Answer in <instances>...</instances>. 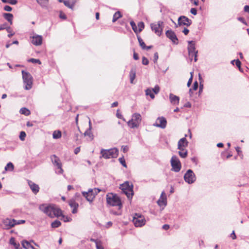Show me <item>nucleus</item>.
Listing matches in <instances>:
<instances>
[{
    "mask_svg": "<svg viewBox=\"0 0 249 249\" xmlns=\"http://www.w3.org/2000/svg\"><path fill=\"white\" fill-rule=\"evenodd\" d=\"M116 116L118 118L122 119L123 120V121H125V119L123 117V115L121 113H119L118 110H117Z\"/></svg>",
    "mask_w": 249,
    "mask_h": 249,
    "instance_id": "50",
    "label": "nucleus"
},
{
    "mask_svg": "<svg viewBox=\"0 0 249 249\" xmlns=\"http://www.w3.org/2000/svg\"><path fill=\"white\" fill-rule=\"evenodd\" d=\"M190 12L194 15L197 14V10L195 8H192L191 9Z\"/></svg>",
    "mask_w": 249,
    "mask_h": 249,
    "instance_id": "57",
    "label": "nucleus"
},
{
    "mask_svg": "<svg viewBox=\"0 0 249 249\" xmlns=\"http://www.w3.org/2000/svg\"><path fill=\"white\" fill-rule=\"evenodd\" d=\"M14 166L13 164L10 162L6 164V165L5 166L4 169L6 171H12L14 170Z\"/></svg>",
    "mask_w": 249,
    "mask_h": 249,
    "instance_id": "31",
    "label": "nucleus"
},
{
    "mask_svg": "<svg viewBox=\"0 0 249 249\" xmlns=\"http://www.w3.org/2000/svg\"><path fill=\"white\" fill-rule=\"evenodd\" d=\"M196 176L191 169H188L184 175L185 181L188 184H192L196 180Z\"/></svg>",
    "mask_w": 249,
    "mask_h": 249,
    "instance_id": "12",
    "label": "nucleus"
},
{
    "mask_svg": "<svg viewBox=\"0 0 249 249\" xmlns=\"http://www.w3.org/2000/svg\"><path fill=\"white\" fill-rule=\"evenodd\" d=\"M28 62H32L33 63H38V64H41V61L39 59H35V58H30L28 60Z\"/></svg>",
    "mask_w": 249,
    "mask_h": 249,
    "instance_id": "44",
    "label": "nucleus"
},
{
    "mask_svg": "<svg viewBox=\"0 0 249 249\" xmlns=\"http://www.w3.org/2000/svg\"><path fill=\"white\" fill-rule=\"evenodd\" d=\"M188 51L191 61H192L193 57H194V60L196 62L197 61V51L196 50L195 42L194 41H188Z\"/></svg>",
    "mask_w": 249,
    "mask_h": 249,
    "instance_id": "8",
    "label": "nucleus"
},
{
    "mask_svg": "<svg viewBox=\"0 0 249 249\" xmlns=\"http://www.w3.org/2000/svg\"><path fill=\"white\" fill-rule=\"evenodd\" d=\"M130 25H131L133 30L134 31V32L135 33L137 34L138 33V28H137V26L136 25V24L134 22V21H131L130 22Z\"/></svg>",
    "mask_w": 249,
    "mask_h": 249,
    "instance_id": "41",
    "label": "nucleus"
},
{
    "mask_svg": "<svg viewBox=\"0 0 249 249\" xmlns=\"http://www.w3.org/2000/svg\"><path fill=\"white\" fill-rule=\"evenodd\" d=\"M178 154L179 156L182 158H185L187 157L188 154V151L185 149L182 150H179L178 151Z\"/></svg>",
    "mask_w": 249,
    "mask_h": 249,
    "instance_id": "29",
    "label": "nucleus"
},
{
    "mask_svg": "<svg viewBox=\"0 0 249 249\" xmlns=\"http://www.w3.org/2000/svg\"><path fill=\"white\" fill-rule=\"evenodd\" d=\"M59 18L63 19H66L67 18V17L64 13H63L61 11L59 14Z\"/></svg>",
    "mask_w": 249,
    "mask_h": 249,
    "instance_id": "53",
    "label": "nucleus"
},
{
    "mask_svg": "<svg viewBox=\"0 0 249 249\" xmlns=\"http://www.w3.org/2000/svg\"><path fill=\"white\" fill-rule=\"evenodd\" d=\"M7 23H4L0 25V31L4 30V29H7Z\"/></svg>",
    "mask_w": 249,
    "mask_h": 249,
    "instance_id": "48",
    "label": "nucleus"
},
{
    "mask_svg": "<svg viewBox=\"0 0 249 249\" xmlns=\"http://www.w3.org/2000/svg\"><path fill=\"white\" fill-rule=\"evenodd\" d=\"M171 21L173 23H174L176 27H178V25L179 26L181 25H185L187 27H188L190 26L192 23V21L191 19H190L187 17L184 16H181L178 18V25L172 19Z\"/></svg>",
    "mask_w": 249,
    "mask_h": 249,
    "instance_id": "11",
    "label": "nucleus"
},
{
    "mask_svg": "<svg viewBox=\"0 0 249 249\" xmlns=\"http://www.w3.org/2000/svg\"><path fill=\"white\" fill-rule=\"evenodd\" d=\"M235 63L236 66L238 68H240L241 65V63L239 59L235 60Z\"/></svg>",
    "mask_w": 249,
    "mask_h": 249,
    "instance_id": "58",
    "label": "nucleus"
},
{
    "mask_svg": "<svg viewBox=\"0 0 249 249\" xmlns=\"http://www.w3.org/2000/svg\"><path fill=\"white\" fill-rule=\"evenodd\" d=\"M96 247L97 249H104L103 247L98 241H96Z\"/></svg>",
    "mask_w": 249,
    "mask_h": 249,
    "instance_id": "51",
    "label": "nucleus"
},
{
    "mask_svg": "<svg viewBox=\"0 0 249 249\" xmlns=\"http://www.w3.org/2000/svg\"><path fill=\"white\" fill-rule=\"evenodd\" d=\"M75 0H64L63 1V3L65 6L71 9H72L75 4Z\"/></svg>",
    "mask_w": 249,
    "mask_h": 249,
    "instance_id": "26",
    "label": "nucleus"
},
{
    "mask_svg": "<svg viewBox=\"0 0 249 249\" xmlns=\"http://www.w3.org/2000/svg\"><path fill=\"white\" fill-rule=\"evenodd\" d=\"M61 224V223L59 220H55L54 221L51 223V226L53 228H56L59 227Z\"/></svg>",
    "mask_w": 249,
    "mask_h": 249,
    "instance_id": "35",
    "label": "nucleus"
},
{
    "mask_svg": "<svg viewBox=\"0 0 249 249\" xmlns=\"http://www.w3.org/2000/svg\"><path fill=\"white\" fill-rule=\"evenodd\" d=\"M122 148L124 153L126 152L128 150V147L127 146H123Z\"/></svg>",
    "mask_w": 249,
    "mask_h": 249,
    "instance_id": "61",
    "label": "nucleus"
},
{
    "mask_svg": "<svg viewBox=\"0 0 249 249\" xmlns=\"http://www.w3.org/2000/svg\"><path fill=\"white\" fill-rule=\"evenodd\" d=\"M153 92L155 94H158L160 90V87L158 85H156L153 89H151Z\"/></svg>",
    "mask_w": 249,
    "mask_h": 249,
    "instance_id": "45",
    "label": "nucleus"
},
{
    "mask_svg": "<svg viewBox=\"0 0 249 249\" xmlns=\"http://www.w3.org/2000/svg\"><path fill=\"white\" fill-rule=\"evenodd\" d=\"M244 11L249 13V6L246 5L244 8Z\"/></svg>",
    "mask_w": 249,
    "mask_h": 249,
    "instance_id": "64",
    "label": "nucleus"
},
{
    "mask_svg": "<svg viewBox=\"0 0 249 249\" xmlns=\"http://www.w3.org/2000/svg\"><path fill=\"white\" fill-rule=\"evenodd\" d=\"M3 3H9L12 5H15L17 3V0H1Z\"/></svg>",
    "mask_w": 249,
    "mask_h": 249,
    "instance_id": "39",
    "label": "nucleus"
},
{
    "mask_svg": "<svg viewBox=\"0 0 249 249\" xmlns=\"http://www.w3.org/2000/svg\"><path fill=\"white\" fill-rule=\"evenodd\" d=\"M119 160L121 164H122V165L124 166V167H126V164L125 163V160L122 157V158H120L119 159Z\"/></svg>",
    "mask_w": 249,
    "mask_h": 249,
    "instance_id": "46",
    "label": "nucleus"
},
{
    "mask_svg": "<svg viewBox=\"0 0 249 249\" xmlns=\"http://www.w3.org/2000/svg\"><path fill=\"white\" fill-rule=\"evenodd\" d=\"M26 134L24 131H21L19 134V139L21 141H24Z\"/></svg>",
    "mask_w": 249,
    "mask_h": 249,
    "instance_id": "43",
    "label": "nucleus"
},
{
    "mask_svg": "<svg viewBox=\"0 0 249 249\" xmlns=\"http://www.w3.org/2000/svg\"><path fill=\"white\" fill-rule=\"evenodd\" d=\"M3 9H4V10H5L6 11L10 12V11H12V8L11 6H9V5H5L3 7Z\"/></svg>",
    "mask_w": 249,
    "mask_h": 249,
    "instance_id": "49",
    "label": "nucleus"
},
{
    "mask_svg": "<svg viewBox=\"0 0 249 249\" xmlns=\"http://www.w3.org/2000/svg\"><path fill=\"white\" fill-rule=\"evenodd\" d=\"M22 246L25 249H32V247H33L28 241L26 240L22 241Z\"/></svg>",
    "mask_w": 249,
    "mask_h": 249,
    "instance_id": "28",
    "label": "nucleus"
},
{
    "mask_svg": "<svg viewBox=\"0 0 249 249\" xmlns=\"http://www.w3.org/2000/svg\"><path fill=\"white\" fill-rule=\"evenodd\" d=\"M151 28L155 33L158 36H160L162 32L163 27V22L159 21L157 23H151Z\"/></svg>",
    "mask_w": 249,
    "mask_h": 249,
    "instance_id": "13",
    "label": "nucleus"
},
{
    "mask_svg": "<svg viewBox=\"0 0 249 249\" xmlns=\"http://www.w3.org/2000/svg\"><path fill=\"white\" fill-rule=\"evenodd\" d=\"M25 222V221L24 220H16V225H19L21 224H23Z\"/></svg>",
    "mask_w": 249,
    "mask_h": 249,
    "instance_id": "60",
    "label": "nucleus"
},
{
    "mask_svg": "<svg viewBox=\"0 0 249 249\" xmlns=\"http://www.w3.org/2000/svg\"><path fill=\"white\" fill-rule=\"evenodd\" d=\"M93 190V194L95 196L101 191L100 189H99L98 188H95Z\"/></svg>",
    "mask_w": 249,
    "mask_h": 249,
    "instance_id": "56",
    "label": "nucleus"
},
{
    "mask_svg": "<svg viewBox=\"0 0 249 249\" xmlns=\"http://www.w3.org/2000/svg\"><path fill=\"white\" fill-rule=\"evenodd\" d=\"M10 244L13 245L15 249H17V248H19L20 247V245L18 243H16L15 239L14 237H11L10 238Z\"/></svg>",
    "mask_w": 249,
    "mask_h": 249,
    "instance_id": "36",
    "label": "nucleus"
},
{
    "mask_svg": "<svg viewBox=\"0 0 249 249\" xmlns=\"http://www.w3.org/2000/svg\"><path fill=\"white\" fill-rule=\"evenodd\" d=\"M39 209L51 218L59 217L64 215L61 210L56 205L53 204H42L39 206Z\"/></svg>",
    "mask_w": 249,
    "mask_h": 249,
    "instance_id": "1",
    "label": "nucleus"
},
{
    "mask_svg": "<svg viewBox=\"0 0 249 249\" xmlns=\"http://www.w3.org/2000/svg\"><path fill=\"white\" fill-rule=\"evenodd\" d=\"M85 136H89L91 140L93 139V135L91 132V129H88L84 133Z\"/></svg>",
    "mask_w": 249,
    "mask_h": 249,
    "instance_id": "37",
    "label": "nucleus"
},
{
    "mask_svg": "<svg viewBox=\"0 0 249 249\" xmlns=\"http://www.w3.org/2000/svg\"><path fill=\"white\" fill-rule=\"evenodd\" d=\"M136 69L135 68H131L129 74V76L130 78V82L131 84L133 83V81L136 78Z\"/></svg>",
    "mask_w": 249,
    "mask_h": 249,
    "instance_id": "24",
    "label": "nucleus"
},
{
    "mask_svg": "<svg viewBox=\"0 0 249 249\" xmlns=\"http://www.w3.org/2000/svg\"><path fill=\"white\" fill-rule=\"evenodd\" d=\"M28 184L30 189L35 194H36L39 192V187L38 185L32 181H29Z\"/></svg>",
    "mask_w": 249,
    "mask_h": 249,
    "instance_id": "22",
    "label": "nucleus"
},
{
    "mask_svg": "<svg viewBox=\"0 0 249 249\" xmlns=\"http://www.w3.org/2000/svg\"><path fill=\"white\" fill-rule=\"evenodd\" d=\"M3 18L7 20L10 24H12V20L13 18V15L11 13H4L3 14Z\"/></svg>",
    "mask_w": 249,
    "mask_h": 249,
    "instance_id": "25",
    "label": "nucleus"
},
{
    "mask_svg": "<svg viewBox=\"0 0 249 249\" xmlns=\"http://www.w3.org/2000/svg\"><path fill=\"white\" fill-rule=\"evenodd\" d=\"M145 91L146 95H149L151 99H154L155 98V95L151 89H147Z\"/></svg>",
    "mask_w": 249,
    "mask_h": 249,
    "instance_id": "34",
    "label": "nucleus"
},
{
    "mask_svg": "<svg viewBox=\"0 0 249 249\" xmlns=\"http://www.w3.org/2000/svg\"><path fill=\"white\" fill-rule=\"evenodd\" d=\"M158 204L161 207L166 206L167 205V197L164 192H162L161 194L160 198L157 201Z\"/></svg>",
    "mask_w": 249,
    "mask_h": 249,
    "instance_id": "19",
    "label": "nucleus"
},
{
    "mask_svg": "<svg viewBox=\"0 0 249 249\" xmlns=\"http://www.w3.org/2000/svg\"><path fill=\"white\" fill-rule=\"evenodd\" d=\"M159 58L158 53L157 52H156L154 54V62L155 63L157 62Z\"/></svg>",
    "mask_w": 249,
    "mask_h": 249,
    "instance_id": "55",
    "label": "nucleus"
},
{
    "mask_svg": "<svg viewBox=\"0 0 249 249\" xmlns=\"http://www.w3.org/2000/svg\"><path fill=\"white\" fill-rule=\"evenodd\" d=\"M166 36L171 40L174 44H177L178 43V39L174 32L172 30H168L166 32Z\"/></svg>",
    "mask_w": 249,
    "mask_h": 249,
    "instance_id": "17",
    "label": "nucleus"
},
{
    "mask_svg": "<svg viewBox=\"0 0 249 249\" xmlns=\"http://www.w3.org/2000/svg\"><path fill=\"white\" fill-rule=\"evenodd\" d=\"M137 37L140 46L142 49H145L146 48V45L145 44V43L143 42V40L140 36H138Z\"/></svg>",
    "mask_w": 249,
    "mask_h": 249,
    "instance_id": "38",
    "label": "nucleus"
},
{
    "mask_svg": "<svg viewBox=\"0 0 249 249\" xmlns=\"http://www.w3.org/2000/svg\"><path fill=\"white\" fill-rule=\"evenodd\" d=\"M187 136L185 135V137L180 139L178 142V149L179 150H182L183 149H185L186 147H187L188 144V142L187 141L186 137Z\"/></svg>",
    "mask_w": 249,
    "mask_h": 249,
    "instance_id": "20",
    "label": "nucleus"
},
{
    "mask_svg": "<svg viewBox=\"0 0 249 249\" xmlns=\"http://www.w3.org/2000/svg\"><path fill=\"white\" fill-rule=\"evenodd\" d=\"M100 158L105 159L116 158L119 154V150L117 148H112L109 149H102L100 151Z\"/></svg>",
    "mask_w": 249,
    "mask_h": 249,
    "instance_id": "3",
    "label": "nucleus"
},
{
    "mask_svg": "<svg viewBox=\"0 0 249 249\" xmlns=\"http://www.w3.org/2000/svg\"><path fill=\"white\" fill-rule=\"evenodd\" d=\"M51 160L53 165L54 166L55 172L57 174H62L64 171L62 169V164L59 157L55 155L51 156Z\"/></svg>",
    "mask_w": 249,
    "mask_h": 249,
    "instance_id": "4",
    "label": "nucleus"
},
{
    "mask_svg": "<svg viewBox=\"0 0 249 249\" xmlns=\"http://www.w3.org/2000/svg\"><path fill=\"white\" fill-rule=\"evenodd\" d=\"M61 132L59 130L54 131L53 134V137L54 139H57L61 137Z\"/></svg>",
    "mask_w": 249,
    "mask_h": 249,
    "instance_id": "32",
    "label": "nucleus"
},
{
    "mask_svg": "<svg viewBox=\"0 0 249 249\" xmlns=\"http://www.w3.org/2000/svg\"><path fill=\"white\" fill-rule=\"evenodd\" d=\"M107 202L111 206H117L119 210L122 207V204L120 197L116 195L113 193H109L107 195Z\"/></svg>",
    "mask_w": 249,
    "mask_h": 249,
    "instance_id": "2",
    "label": "nucleus"
},
{
    "mask_svg": "<svg viewBox=\"0 0 249 249\" xmlns=\"http://www.w3.org/2000/svg\"><path fill=\"white\" fill-rule=\"evenodd\" d=\"M167 124V121L166 119L163 117H159L157 118L155 124L154 125L164 129L166 127Z\"/></svg>",
    "mask_w": 249,
    "mask_h": 249,
    "instance_id": "15",
    "label": "nucleus"
},
{
    "mask_svg": "<svg viewBox=\"0 0 249 249\" xmlns=\"http://www.w3.org/2000/svg\"><path fill=\"white\" fill-rule=\"evenodd\" d=\"M16 220L13 219L6 218L3 220L2 223L5 226V229H9L16 225Z\"/></svg>",
    "mask_w": 249,
    "mask_h": 249,
    "instance_id": "18",
    "label": "nucleus"
},
{
    "mask_svg": "<svg viewBox=\"0 0 249 249\" xmlns=\"http://www.w3.org/2000/svg\"><path fill=\"white\" fill-rule=\"evenodd\" d=\"M30 40L33 45L40 46L42 43L43 38L41 36L35 34L33 36H30Z\"/></svg>",
    "mask_w": 249,
    "mask_h": 249,
    "instance_id": "14",
    "label": "nucleus"
},
{
    "mask_svg": "<svg viewBox=\"0 0 249 249\" xmlns=\"http://www.w3.org/2000/svg\"><path fill=\"white\" fill-rule=\"evenodd\" d=\"M19 112L21 114L28 116L30 114V110L26 107H22L19 110Z\"/></svg>",
    "mask_w": 249,
    "mask_h": 249,
    "instance_id": "30",
    "label": "nucleus"
},
{
    "mask_svg": "<svg viewBox=\"0 0 249 249\" xmlns=\"http://www.w3.org/2000/svg\"><path fill=\"white\" fill-rule=\"evenodd\" d=\"M112 225V222L111 221H109L107 223V224H106V226L105 227L107 228H108L110 227H111V226Z\"/></svg>",
    "mask_w": 249,
    "mask_h": 249,
    "instance_id": "63",
    "label": "nucleus"
},
{
    "mask_svg": "<svg viewBox=\"0 0 249 249\" xmlns=\"http://www.w3.org/2000/svg\"><path fill=\"white\" fill-rule=\"evenodd\" d=\"M142 64L144 65H147L149 64L148 60L144 56L142 58Z\"/></svg>",
    "mask_w": 249,
    "mask_h": 249,
    "instance_id": "47",
    "label": "nucleus"
},
{
    "mask_svg": "<svg viewBox=\"0 0 249 249\" xmlns=\"http://www.w3.org/2000/svg\"><path fill=\"white\" fill-rule=\"evenodd\" d=\"M198 83L197 81H195L194 84H193V89L194 90H196L198 88Z\"/></svg>",
    "mask_w": 249,
    "mask_h": 249,
    "instance_id": "54",
    "label": "nucleus"
},
{
    "mask_svg": "<svg viewBox=\"0 0 249 249\" xmlns=\"http://www.w3.org/2000/svg\"><path fill=\"white\" fill-rule=\"evenodd\" d=\"M141 114L135 113L133 114L132 119L127 122V124L131 128H137L141 124Z\"/></svg>",
    "mask_w": 249,
    "mask_h": 249,
    "instance_id": "7",
    "label": "nucleus"
},
{
    "mask_svg": "<svg viewBox=\"0 0 249 249\" xmlns=\"http://www.w3.org/2000/svg\"><path fill=\"white\" fill-rule=\"evenodd\" d=\"M238 20L240 21V22H242L243 24L247 25V22L245 20L244 18L242 17H239L238 18Z\"/></svg>",
    "mask_w": 249,
    "mask_h": 249,
    "instance_id": "59",
    "label": "nucleus"
},
{
    "mask_svg": "<svg viewBox=\"0 0 249 249\" xmlns=\"http://www.w3.org/2000/svg\"><path fill=\"white\" fill-rule=\"evenodd\" d=\"M82 195L88 201L90 202L93 201L95 197L93 194V190L92 189H89L88 192H83Z\"/></svg>",
    "mask_w": 249,
    "mask_h": 249,
    "instance_id": "16",
    "label": "nucleus"
},
{
    "mask_svg": "<svg viewBox=\"0 0 249 249\" xmlns=\"http://www.w3.org/2000/svg\"><path fill=\"white\" fill-rule=\"evenodd\" d=\"M122 192L126 195L128 199L132 198L133 195V185L128 181H125L120 187Z\"/></svg>",
    "mask_w": 249,
    "mask_h": 249,
    "instance_id": "6",
    "label": "nucleus"
},
{
    "mask_svg": "<svg viewBox=\"0 0 249 249\" xmlns=\"http://www.w3.org/2000/svg\"><path fill=\"white\" fill-rule=\"evenodd\" d=\"M49 0H36V2L43 8H47Z\"/></svg>",
    "mask_w": 249,
    "mask_h": 249,
    "instance_id": "27",
    "label": "nucleus"
},
{
    "mask_svg": "<svg viewBox=\"0 0 249 249\" xmlns=\"http://www.w3.org/2000/svg\"><path fill=\"white\" fill-rule=\"evenodd\" d=\"M162 228L164 230H168L169 229L170 226L168 224H164V225L162 226Z\"/></svg>",
    "mask_w": 249,
    "mask_h": 249,
    "instance_id": "62",
    "label": "nucleus"
},
{
    "mask_svg": "<svg viewBox=\"0 0 249 249\" xmlns=\"http://www.w3.org/2000/svg\"><path fill=\"white\" fill-rule=\"evenodd\" d=\"M172 170L175 172H178L181 168V164L178 157L175 155L172 156L171 159Z\"/></svg>",
    "mask_w": 249,
    "mask_h": 249,
    "instance_id": "9",
    "label": "nucleus"
},
{
    "mask_svg": "<svg viewBox=\"0 0 249 249\" xmlns=\"http://www.w3.org/2000/svg\"><path fill=\"white\" fill-rule=\"evenodd\" d=\"M138 33H140L141 32H142V30L144 28V23L143 22H139L138 24Z\"/></svg>",
    "mask_w": 249,
    "mask_h": 249,
    "instance_id": "40",
    "label": "nucleus"
},
{
    "mask_svg": "<svg viewBox=\"0 0 249 249\" xmlns=\"http://www.w3.org/2000/svg\"><path fill=\"white\" fill-rule=\"evenodd\" d=\"M23 83L25 84L24 89L26 90H29L32 88L33 77L31 74L24 70L21 71Z\"/></svg>",
    "mask_w": 249,
    "mask_h": 249,
    "instance_id": "5",
    "label": "nucleus"
},
{
    "mask_svg": "<svg viewBox=\"0 0 249 249\" xmlns=\"http://www.w3.org/2000/svg\"><path fill=\"white\" fill-rule=\"evenodd\" d=\"M191 76L189 78V79L187 82V87H189L190 86V85L192 82V80H193L192 72H191Z\"/></svg>",
    "mask_w": 249,
    "mask_h": 249,
    "instance_id": "52",
    "label": "nucleus"
},
{
    "mask_svg": "<svg viewBox=\"0 0 249 249\" xmlns=\"http://www.w3.org/2000/svg\"><path fill=\"white\" fill-rule=\"evenodd\" d=\"M6 31L9 34L7 35L8 37H11L15 33L12 32V29L10 26H8L6 29Z\"/></svg>",
    "mask_w": 249,
    "mask_h": 249,
    "instance_id": "42",
    "label": "nucleus"
},
{
    "mask_svg": "<svg viewBox=\"0 0 249 249\" xmlns=\"http://www.w3.org/2000/svg\"><path fill=\"white\" fill-rule=\"evenodd\" d=\"M121 17V13L119 11L115 12L113 16L112 22H115L118 19H119Z\"/></svg>",
    "mask_w": 249,
    "mask_h": 249,
    "instance_id": "33",
    "label": "nucleus"
},
{
    "mask_svg": "<svg viewBox=\"0 0 249 249\" xmlns=\"http://www.w3.org/2000/svg\"><path fill=\"white\" fill-rule=\"evenodd\" d=\"M169 99L171 103L174 105H178L179 104V97L175 95L172 93H170L169 94Z\"/></svg>",
    "mask_w": 249,
    "mask_h": 249,
    "instance_id": "23",
    "label": "nucleus"
},
{
    "mask_svg": "<svg viewBox=\"0 0 249 249\" xmlns=\"http://www.w3.org/2000/svg\"><path fill=\"white\" fill-rule=\"evenodd\" d=\"M133 222L136 227H141L145 224L146 220L142 215L135 213L133 216Z\"/></svg>",
    "mask_w": 249,
    "mask_h": 249,
    "instance_id": "10",
    "label": "nucleus"
},
{
    "mask_svg": "<svg viewBox=\"0 0 249 249\" xmlns=\"http://www.w3.org/2000/svg\"><path fill=\"white\" fill-rule=\"evenodd\" d=\"M69 205L72 208V213H76L77 212V208L79 206L78 204L74 199H72L69 201Z\"/></svg>",
    "mask_w": 249,
    "mask_h": 249,
    "instance_id": "21",
    "label": "nucleus"
}]
</instances>
